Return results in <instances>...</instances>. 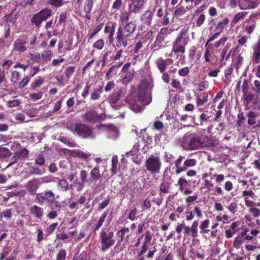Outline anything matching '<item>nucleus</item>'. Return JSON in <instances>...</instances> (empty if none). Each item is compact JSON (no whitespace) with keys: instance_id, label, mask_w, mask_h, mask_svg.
Masks as SVG:
<instances>
[{"instance_id":"32","label":"nucleus","mask_w":260,"mask_h":260,"mask_svg":"<svg viewBox=\"0 0 260 260\" xmlns=\"http://www.w3.org/2000/svg\"><path fill=\"white\" fill-rule=\"evenodd\" d=\"M130 230L129 228L123 226L118 230L116 233V236L118 238V243H121L125 240V236L129 233Z\"/></svg>"},{"instance_id":"42","label":"nucleus","mask_w":260,"mask_h":260,"mask_svg":"<svg viewBox=\"0 0 260 260\" xmlns=\"http://www.w3.org/2000/svg\"><path fill=\"white\" fill-rule=\"evenodd\" d=\"M247 15V12H240L238 13L232 19L231 21V25L232 26L235 25L240 20L243 19Z\"/></svg>"},{"instance_id":"10","label":"nucleus","mask_w":260,"mask_h":260,"mask_svg":"<svg viewBox=\"0 0 260 260\" xmlns=\"http://www.w3.org/2000/svg\"><path fill=\"white\" fill-rule=\"evenodd\" d=\"M153 86V85L152 82L146 79L142 80L139 85L138 88L139 94L138 99L139 100H141L143 104H148L151 101V98H150L149 101L147 102H145L144 100L146 96H147L148 92L151 91Z\"/></svg>"},{"instance_id":"55","label":"nucleus","mask_w":260,"mask_h":260,"mask_svg":"<svg viewBox=\"0 0 260 260\" xmlns=\"http://www.w3.org/2000/svg\"><path fill=\"white\" fill-rule=\"evenodd\" d=\"M52 55V52L49 49H46L41 55V58L44 61L50 60Z\"/></svg>"},{"instance_id":"27","label":"nucleus","mask_w":260,"mask_h":260,"mask_svg":"<svg viewBox=\"0 0 260 260\" xmlns=\"http://www.w3.org/2000/svg\"><path fill=\"white\" fill-rule=\"evenodd\" d=\"M29 213L35 218L41 219L44 214V210L37 205H34L29 208Z\"/></svg>"},{"instance_id":"12","label":"nucleus","mask_w":260,"mask_h":260,"mask_svg":"<svg viewBox=\"0 0 260 260\" xmlns=\"http://www.w3.org/2000/svg\"><path fill=\"white\" fill-rule=\"evenodd\" d=\"M52 15V11L50 9L45 8L40 12L35 14L31 19V22L36 26H39L42 22L46 21Z\"/></svg>"},{"instance_id":"30","label":"nucleus","mask_w":260,"mask_h":260,"mask_svg":"<svg viewBox=\"0 0 260 260\" xmlns=\"http://www.w3.org/2000/svg\"><path fill=\"white\" fill-rule=\"evenodd\" d=\"M248 232V230L245 229L241 232V235L243 237V240L248 241L253 240H254V236H257L259 233V231L256 229L251 230L249 233L247 234Z\"/></svg>"},{"instance_id":"22","label":"nucleus","mask_w":260,"mask_h":260,"mask_svg":"<svg viewBox=\"0 0 260 260\" xmlns=\"http://www.w3.org/2000/svg\"><path fill=\"white\" fill-rule=\"evenodd\" d=\"M29 151L26 148H22L17 151L11 158L10 165L16 163L19 160H23L28 156Z\"/></svg>"},{"instance_id":"4","label":"nucleus","mask_w":260,"mask_h":260,"mask_svg":"<svg viewBox=\"0 0 260 260\" xmlns=\"http://www.w3.org/2000/svg\"><path fill=\"white\" fill-rule=\"evenodd\" d=\"M55 193L51 190H45L36 194L35 201L41 206L48 205L50 208H60L61 205L56 199Z\"/></svg>"},{"instance_id":"5","label":"nucleus","mask_w":260,"mask_h":260,"mask_svg":"<svg viewBox=\"0 0 260 260\" xmlns=\"http://www.w3.org/2000/svg\"><path fill=\"white\" fill-rule=\"evenodd\" d=\"M114 234L112 231L106 232L103 230L100 233V249L102 252L107 251L114 245L116 241L114 239Z\"/></svg>"},{"instance_id":"41","label":"nucleus","mask_w":260,"mask_h":260,"mask_svg":"<svg viewBox=\"0 0 260 260\" xmlns=\"http://www.w3.org/2000/svg\"><path fill=\"white\" fill-rule=\"evenodd\" d=\"M231 47V44L229 43L226 44L223 48L221 50L220 54V63L221 66H223L225 65V62H224V56L226 54V53L228 52L229 49Z\"/></svg>"},{"instance_id":"53","label":"nucleus","mask_w":260,"mask_h":260,"mask_svg":"<svg viewBox=\"0 0 260 260\" xmlns=\"http://www.w3.org/2000/svg\"><path fill=\"white\" fill-rule=\"evenodd\" d=\"M170 14L169 13L168 11L166 9L165 10V14L161 17L162 19L161 20V24L164 25H168L170 23Z\"/></svg>"},{"instance_id":"56","label":"nucleus","mask_w":260,"mask_h":260,"mask_svg":"<svg viewBox=\"0 0 260 260\" xmlns=\"http://www.w3.org/2000/svg\"><path fill=\"white\" fill-rule=\"evenodd\" d=\"M41 55L39 53L30 54V58L29 61L31 63H34L35 62L39 63L41 61Z\"/></svg>"},{"instance_id":"36","label":"nucleus","mask_w":260,"mask_h":260,"mask_svg":"<svg viewBox=\"0 0 260 260\" xmlns=\"http://www.w3.org/2000/svg\"><path fill=\"white\" fill-rule=\"evenodd\" d=\"M107 216V212H104L102 213V214L100 217L99 219L98 220L97 222L94 224V225L93 227L92 232L93 233H95L96 231H98L102 226L103 223L105 222Z\"/></svg>"},{"instance_id":"15","label":"nucleus","mask_w":260,"mask_h":260,"mask_svg":"<svg viewBox=\"0 0 260 260\" xmlns=\"http://www.w3.org/2000/svg\"><path fill=\"white\" fill-rule=\"evenodd\" d=\"M74 157L79 158L81 160H85L88 168H91L92 166L89 164V161L91 159V154L87 151H84L80 149L67 150Z\"/></svg>"},{"instance_id":"43","label":"nucleus","mask_w":260,"mask_h":260,"mask_svg":"<svg viewBox=\"0 0 260 260\" xmlns=\"http://www.w3.org/2000/svg\"><path fill=\"white\" fill-rule=\"evenodd\" d=\"M155 201V198L153 196H149L144 201L143 204L142 205L143 210L144 211L146 209H148L151 208V203Z\"/></svg>"},{"instance_id":"58","label":"nucleus","mask_w":260,"mask_h":260,"mask_svg":"<svg viewBox=\"0 0 260 260\" xmlns=\"http://www.w3.org/2000/svg\"><path fill=\"white\" fill-rule=\"evenodd\" d=\"M188 27L183 28L179 32V34L176 38H178L181 40H187V37H186L188 31Z\"/></svg>"},{"instance_id":"45","label":"nucleus","mask_w":260,"mask_h":260,"mask_svg":"<svg viewBox=\"0 0 260 260\" xmlns=\"http://www.w3.org/2000/svg\"><path fill=\"white\" fill-rule=\"evenodd\" d=\"M100 127L106 129L109 133H113L116 137L118 136V129L113 124H101Z\"/></svg>"},{"instance_id":"18","label":"nucleus","mask_w":260,"mask_h":260,"mask_svg":"<svg viewBox=\"0 0 260 260\" xmlns=\"http://www.w3.org/2000/svg\"><path fill=\"white\" fill-rule=\"evenodd\" d=\"M184 235L189 236L192 238L195 239L199 236V221L194 220L190 225H186L185 231H183Z\"/></svg>"},{"instance_id":"61","label":"nucleus","mask_w":260,"mask_h":260,"mask_svg":"<svg viewBox=\"0 0 260 260\" xmlns=\"http://www.w3.org/2000/svg\"><path fill=\"white\" fill-rule=\"evenodd\" d=\"M205 47L206 50L204 54L205 59L206 62H210L212 57L211 54V50H212L210 49L208 46Z\"/></svg>"},{"instance_id":"47","label":"nucleus","mask_w":260,"mask_h":260,"mask_svg":"<svg viewBox=\"0 0 260 260\" xmlns=\"http://www.w3.org/2000/svg\"><path fill=\"white\" fill-rule=\"evenodd\" d=\"M21 75L20 73L16 71L11 72L10 81L14 84L17 83L20 79Z\"/></svg>"},{"instance_id":"51","label":"nucleus","mask_w":260,"mask_h":260,"mask_svg":"<svg viewBox=\"0 0 260 260\" xmlns=\"http://www.w3.org/2000/svg\"><path fill=\"white\" fill-rule=\"evenodd\" d=\"M75 103V102L73 97H71L68 99L66 102V105L68 108L67 113H70L74 111V106Z\"/></svg>"},{"instance_id":"3","label":"nucleus","mask_w":260,"mask_h":260,"mask_svg":"<svg viewBox=\"0 0 260 260\" xmlns=\"http://www.w3.org/2000/svg\"><path fill=\"white\" fill-rule=\"evenodd\" d=\"M208 137L206 135L190 134L183 140V148L186 150H194L204 148Z\"/></svg>"},{"instance_id":"1","label":"nucleus","mask_w":260,"mask_h":260,"mask_svg":"<svg viewBox=\"0 0 260 260\" xmlns=\"http://www.w3.org/2000/svg\"><path fill=\"white\" fill-rule=\"evenodd\" d=\"M213 168H210L208 172L202 175V179L204 180V188L208 191H213V195L222 196L224 194V191L219 186L225 180V176L222 174L213 173Z\"/></svg>"},{"instance_id":"24","label":"nucleus","mask_w":260,"mask_h":260,"mask_svg":"<svg viewBox=\"0 0 260 260\" xmlns=\"http://www.w3.org/2000/svg\"><path fill=\"white\" fill-rule=\"evenodd\" d=\"M101 119V116L94 110L87 111L83 115V120L88 122L95 123Z\"/></svg>"},{"instance_id":"11","label":"nucleus","mask_w":260,"mask_h":260,"mask_svg":"<svg viewBox=\"0 0 260 260\" xmlns=\"http://www.w3.org/2000/svg\"><path fill=\"white\" fill-rule=\"evenodd\" d=\"M119 29H117L116 36L114 39V44L113 46L116 48H120L126 47L132 40V38L129 36L120 31Z\"/></svg>"},{"instance_id":"48","label":"nucleus","mask_w":260,"mask_h":260,"mask_svg":"<svg viewBox=\"0 0 260 260\" xmlns=\"http://www.w3.org/2000/svg\"><path fill=\"white\" fill-rule=\"evenodd\" d=\"M76 68L75 66H68L64 71V74L67 79H70L75 72Z\"/></svg>"},{"instance_id":"26","label":"nucleus","mask_w":260,"mask_h":260,"mask_svg":"<svg viewBox=\"0 0 260 260\" xmlns=\"http://www.w3.org/2000/svg\"><path fill=\"white\" fill-rule=\"evenodd\" d=\"M144 0H135L128 5V9L135 14L139 13L144 7Z\"/></svg>"},{"instance_id":"23","label":"nucleus","mask_w":260,"mask_h":260,"mask_svg":"<svg viewBox=\"0 0 260 260\" xmlns=\"http://www.w3.org/2000/svg\"><path fill=\"white\" fill-rule=\"evenodd\" d=\"M173 60L171 58L163 59L162 57L158 58L155 63L160 73H164L168 66L173 63Z\"/></svg>"},{"instance_id":"63","label":"nucleus","mask_w":260,"mask_h":260,"mask_svg":"<svg viewBox=\"0 0 260 260\" xmlns=\"http://www.w3.org/2000/svg\"><path fill=\"white\" fill-rule=\"evenodd\" d=\"M170 184L169 183L162 182L160 186V190L164 193H168L169 192Z\"/></svg>"},{"instance_id":"14","label":"nucleus","mask_w":260,"mask_h":260,"mask_svg":"<svg viewBox=\"0 0 260 260\" xmlns=\"http://www.w3.org/2000/svg\"><path fill=\"white\" fill-rule=\"evenodd\" d=\"M190 180H187L184 176L179 177L176 184L178 187V190L184 195H189L192 193L193 190L189 187Z\"/></svg>"},{"instance_id":"35","label":"nucleus","mask_w":260,"mask_h":260,"mask_svg":"<svg viewBox=\"0 0 260 260\" xmlns=\"http://www.w3.org/2000/svg\"><path fill=\"white\" fill-rule=\"evenodd\" d=\"M210 225V221L209 219H205L201 222V224L199 226L200 230V233L201 235H205L208 234L210 232V230L208 229Z\"/></svg>"},{"instance_id":"49","label":"nucleus","mask_w":260,"mask_h":260,"mask_svg":"<svg viewBox=\"0 0 260 260\" xmlns=\"http://www.w3.org/2000/svg\"><path fill=\"white\" fill-rule=\"evenodd\" d=\"M57 185L63 191H67L69 189V183L65 179H59Z\"/></svg>"},{"instance_id":"8","label":"nucleus","mask_w":260,"mask_h":260,"mask_svg":"<svg viewBox=\"0 0 260 260\" xmlns=\"http://www.w3.org/2000/svg\"><path fill=\"white\" fill-rule=\"evenodd\" d=\"M161 162L159 157L150 155L145 162V166L151 175H155L160 172Z\"/></svg>"},{"instance_id":"33","label":"nucleus","mask_w":260,"mask_h":260,"mask_svg":"<svg viewBox=\"0 0 260 260\" xmlns=\"http://www.w3.org/2000/svg\"><path fill=\"white\" fill-rule=\"evenodd\" d=\"M230 20L228 17H224L222 20L218 21L215 24V29L221 33L224 28L229 25Z\"/></svg>"},{"instance_id":"13","label":"nucleus","mask_w":260,"mask_h":260,"mask_svg":"<svg viewBox=\"0 0 260 260\" xmlns=\"http://www.w3.org/2000/svg\"><path fill=\"white\" fill-rule=\"evenodd\" d=\"M27 40V37L26 36H20L14 42L13 51L19 53L25 52L28 48Z\"/></svg>"},{"instance_id":"38","label":"nucleus","mask_w":260,"mask_h":260,"mask_svg":"<svg viewBox=\"0 0 260 260\" xmlns=\"http://www.w3.org/2000/svg\"><path fill=\"white\" fill-rule=\"evenodd\" d=\"M103 92V87L100 85L98 88H94L91 93L90 99L93 101L99 100L101 98V94Z\"/></svg>"},{"instance_id":"59","label":"nucleus","mask_w":260,"mask_h":260,"mask_svg":"<svg viewBox=\"0 0 260 260\" xmlns=\"http://www.w3.org/2000/svg\"><path fill=\"white\" fill-rule=\"evenodd\" d=\"M206 18V15L204 14H201L196 19V26L198 27L201 26L205 22Z\"/></svg>"},{"instance_id":"6","label":"nucleus","mask_w":260,"mask_h":260,"mask_svg":"<svg viewBox=\"0 0 260 260\" xmlns=\"http://www.w3.org/2000/svg\"><path fill=\"white\" fill-rule=\"evenodd\" d=\"M244 201L245 206L248 208V212L249 213V214L245 216V218L247 222H250L253 219H257L260 216V209L257 207V206L260 207V203H256L248 200L247 198H245Z\"/></svg>"},{"instance_id":"64","label":"nucleus","mask_w":260,"mask_h":260,"mask_svg":"<svg viewBox=\"0 0 260 260\" xmlns=\"http://www.w3.org/2000/svg\"><path fill=\"white\" fill-rule=\"evenodd\" d=\"M253 57L255 63H258L260 61V50L254 47L253 48Z\"/></svg>"},{"instance_id":"60","label":"nucleus","mask_w":260,"mask_h":260,"mask_svg":"<svg viewBox=\"0 0 260 260\" xmlns=\"http://www.w3.org/2000/svg\"><path fill=\"white\" fill-rule=\"evenodd\" d=\"M243 237L241 236H237L234 239L233 246L234 248L238 249L243 243Z\"/></svg>"},{"instance_id":"62","label":"nucleus","mask_w":260,"mask_h":260,"mask_svg":"<svg viewBox=\"0 0 260 260\" xmlns=\"http://www.w3.org/2000/svg\"><path fill=\"white\" fill-rule=\"evenodd\" d=\"M66 250L64 249H60L56 255V260H65L66 258Z\"/></svg>"},{"instance_id":"39","label":"nucleus","mask_w":260,"mask_h":260,"mask_svg":"<svg viewBox=\"0 0 260 260\" xmlns=\"http://www.w3.org/2000/svg\"><path fill=\"white\" fill-rule=\"evenodd\" d=\"M45 172V169L41 166H32L30 168L28 174L31 175H40Z\"/></svg>"},{"instance_id":"19","label":"nucleus","mask_w":260,"mask_h":260,"mask_svg":"<svg viewBox=\"0 0 260 260\" xmlns=\"http://www.w3.org/2000/svg\"><path fill=\"white\" fill-rule=\"evenodd\" d=\"M145 240L142 243V247L140 251L137 253L139 257L142 256L148 249L151 240L153 237V233L149 230L145 232Z\"/></svg>"},{"instance_id":"40","label":"nucleus","mask_w":260,"mask_h":260,"mask_svg":"<svg viewBox=\"0 0 260 260\" xmlns=\"http://www.w3.org/2000/svg\"><path fill=\"white\" fill-rule=\"evenodd\" d=\"M45 82V78L42 76H39L35 78L30 85L32 89L35 90L37 88L40 87Z\"/></svg>"},{"instance_id":"46","label":"nucleus","mask_w":260,"mask_h":260,"mask_svg":"<svg viewBox=\"0 0 260 260\" xmlns=\"http://www.w3.org/2000/svg\"><path fill=\"white\" fill-rule=\"evenodd\" d=\"M131 13H133L128 10L127 11H125L122 14L120 18V21L121 23V24H124L126 23H129V19Z\"/></svg>"},{"instance_id":"20","label":"nucleus","mask_w":260,"mask_h":260,"mask_svg":"<svg viewBox=\"0 0 260 260\" xmlns=\"http://www.w3.org/2000/svg\"><path fill=\"white\" fill-rule=\"evenodd\" d=\"M137 24L135 21H131L119 26L117 29L132 38L133 34L136 29Z\"/></svg>"},{"instance_id":"57","label":"nucleus","mask_w":260,"mask_h":260,"mask_svg":"<svg viewBox=\"0 0 260 260\" xmlns=\"http://www.w3.org/2000/svg\"><path fill=\"white\" fill-rule=\"evenodd\" d=\"M257 114L253 111H250L247 115L248 117V123L249 125H254L255 124L256 121L255 118L256 117Z\"/></svg>"},{"instance_id":"50","label":"nucleus","mask_w":260,"mask_h":260,"mask_svg":"<svg viewBox=\"0 0 260 260\" xmlns=\"http://www.w3.org/2000/svg\"><path fill=\"white\" fill-rule=\"evenodd\" d=\"M105 46V41L103 39H100L93 44V47L98 50H102Z\"/></svg>"},{"instance_id":"44","label":"nucleus","mask_w":260,"mask_h":260,"mask_svg":"<svg viewBox=\"0 0 260 260\" xmlns=\"http://www.w3.org/2000/svg\"><path fill=\"white\" fill-rule=\"evenodd\" d=\"M61 207L60 208H50L51 209V211H50L47 214L46 217L47 218L49 219H53L56 218L58 213H59L60 211V209Z\"/></svg>"},{"instance_id":"28","label":"nucleus","mask_w":260,"mask_h":260,"mask_svg":"<svg viewBox=\"0 0 260 260\" xmlns=\"http://www.w3.org/2000/svg\"><path fill=\"white\" fill-rule=\"evenodd\" d=\"M40 180L39 178H34L28 181L26 188L30 193H35L39 187Z\"/></svg>"},{"instance_id":"52","label":"nucleus","mask_w":260,"mask_h":260,"mask_svg":"<svg viewBox=\"0 0 260 260\" xmlns=\"http://www.w3.org/2000/svg\"><path fill=\"white\" fill-rule=\"evenodd\" d=\"M93 0H86L84 4V11L86 13H89L92 8Z\"/></svg>"},{"instance_id":"31","label":"nucleus","mask_w":260,"mask_h":260,"mask_svg":"<svg viewBox=\"0 0 260 260\" xmlns=\"http://www.w3.org/2000/svg\"><path fill=\"white\" fill-rule=\"evenodd\" d=\"M209 94L208 92H202L196 98V105L197 107H201L204 105L208 102Z\"/></svg>"},{"instance_id":"16","label":"nucleus","mask_w":260,"mask_h":260,"mask_svg":"<svg viewBox=\"0 0 260 260\" xmlns=\"http://www.w3.org/2000/svg\"><path fill=\"white\" fill-rule=\"evenodd\" d=\"M187 44L188 40H183L176 38L172 43V52L175 54H184L185 52L186 46Z\"/></svg>"},{"instance_id":"34","label":"nucleus","mask_w":260,"mask_h":260,"mask_svg":"<svg viewBox=\"0 0 260 260\" xmlns=\"http://www.w3.org/2000/svg\"><path fill=\"white\" fill-rule=\"evenodd\" d=\"M228 38L226 37H222L218 41L215 42L214 44H211L208 47L212 50L218 49L221 46H224L225 42L228 41Z\"/></svg>"},{"instance_id":"54","label":"nucleus","mask_w":260,"mask_h":260,"mask_svg":"<svg viewBox=\"0 0 260 260\" xmlns=\"http://www.w3.org/2000/svg\"><path fill=\"white\" fill-rule=\"evenodd\" d=\"M125 102L126 103H129L130 108L135 112H139L141 109V107L136 104L135 101H133L132 103L128 102V98L125 99Z\"/></svg>"},{"instance_id":"29","label":"nucleus","mask_w":260,"mask_h":260,"mask_svg":"<svg viewBox=\"0 0 260 260\" xmlns=\"http://www.w3.org/2000/svg\"><path fill=\"white\" fill-rule=\"evenodd\" d=\"M153 16V13L150 10H147L141 16V21L145 25L150 26L152 23Z\"/></svg>"},{"instance_id":"2","label":"nucleus","mask_w":260,"mask_h":260,"mask_svg":"<svg viewBox=\"0 0 260 260\" xmlns=\"http://www.w3.org/2000/svg\"><path fill=\"white\" fill-rule=\"evenodd\" d=\"M175 166V173L176 175L180 174L183 172H186V175L189 177H193L197 175V172L194 170L188 169L194 167L197 164V160L195 158H185V156L180 155L174 162Z\"/></svg>"},{"instance_id":"25","label":"nucleus","mask_w":260,"mask_h":260,"mask_svg":"<svg viewBox=\"0 0 260 260\" xmlns=\"http://www.w3.org/2000/svg\"><path fill=\"white\" fill-rule=\"evenodd\" d=\"M117 26L116 22H113L111 25L107 24L104 28V33L108 35V40L110 44H113L114 41V34Z\"/></svg>"},{"instance_id":"17","label":"nucleus","mask_w":260,"mask_h":260,"mask_svg":"<svg viewBox=\"0 0 260 260\" xmlns=\"http://www.w3.org/2000/svg\"><path fill=\"white\" fill-rule=\"evenodd\" d=\"M88 176L87 172L85 170H82L80 172V177L81 181H79L76 179L73 183L70 185V187H75L77 191H80L83 190L85 184L87 183L86 177Z\"/></svg>"},{"instance_id":"7","label":"nucleus","mask_w":260,"mask_h":260,"mask_svg":"<svg viewBox=\"0 0 260 260\" xmlns=\"http://www.w3.org/2000/svg\"><path fill=\"white\" fill-rule=\"evenodd\" d=\"M123 95V93L122 88L118 87L115 89L114 91L109 94L106 100L114 109L119 110L121 108V105L119 104L118 103Z\"/></svg>"},{"instance_id":"9","label":"nucleus","mask_w":260,"mask_h":260,"mask_svg":"<svg viewBox=\"0 0 260 260\" xmlns=\"http://www.w3.org/2000/svg\"><path fill=\"white\" fill-rule=\"evenodd\" d=\"M74 135L84 138H93L92 128L89 125L82 123H76L73 129Z\"/></svg>"},{"instance_id":"21","label":"nucleus","mask_w":260,"mask_h":260,"mask_svg":"<svg viewBox=\"0 0 260 260\" xmlns=\"http://www.w3.org/2000/svg\"><path fill=\"white\" fill-rule=\"evenodd\" d=\"M101 177V175L100 174V167L97 166L91 169L89 173V177H86L87 183L91 184L98 181Z\"/></svg>"},{"instance_id":"37","label":"nucleus","mask_w":260,"mask_h":260,"mask_svg":"<svg viewBox=\"0 0 260 260\" xmlns=\"http://www.w3.org/2000/svg\"><path fill=\"white\" fill-rule=\"evenodd\" d=\"M118 158L117 156H114L112 157L111 168L110 169L112 175L116 174L119 170L120 166L118 164Z\"/></svg>"}]
</instances>
